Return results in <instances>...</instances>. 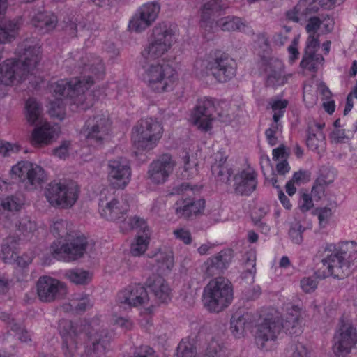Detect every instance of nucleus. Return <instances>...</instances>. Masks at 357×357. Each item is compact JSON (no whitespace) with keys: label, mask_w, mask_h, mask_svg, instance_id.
<instances>
[{"label":"nucleus","mask_w":357,"mask_h":357,"mask_svg":"<svg viewBox=\"0 0 357 357\" xmlns=\"http://www.w3.org/2000/svg\"><path fill=\"white\" fill-rule=\"evenodd\" d=\"M305 230L301 222L297 220H294L291 222L289 230V236L293 243L296 244H301L303 242V233Z\"/></svg>","instance_id":"obj_46"},{"label":"nucleus","mask_w":357,"mask_h":357,"mask_svg":"<svg viewBox=\"0 0 357 357\" xmlns=\"http://www.w3.org/2000/svg\"><path fill=\"white\" fill-rule=\"evenodd\" d=\"M51 232L54 236L65 237L68 234V222L61 219L54 221L51 227Z\"/></svg>","instance_id":"obj_53"},{"label":"nucleus","mask_w":357,"mask_h":357,"mask_svg":"<svg viewBox=\"0 0 357 357\" xmlns=\"http://www.w3.org/2000/svg\"><path fill=\"white\" fill-rule=\"evenodd\" d=\"M251 321L248 313L241 314V312L234 313L231 319L230 328L236 337H241L244 333L245 326Z\"/></svg>","instance_id":"obj_38"},{"label":"nucleus","mask_w":357,"mask_h":357,"mask_svg":"<svg viewBox=\"0 0 357 357\" xmlns=\"http://www.w3.org/2000/svg\"><path fill=\"white\" fill-rule=\"evenodd\" d=\"M324 61V57L319 54L304 53L302 60L300 63V66L302 68L315 72L317 70L319 66L321 65Z\"/></svg>","instance_id":"obj_39"},{"label":"nucleus","mask_w":357,"mask_h":357,"mask_svg":"<svg viewBox=\"0 0 357 357\" xmlns=\"http://www.w3.org/2000/svg\"><path fill=\"white\" fill-rule=\"evenodd\" d=\"M214 27L211 31V33H214L220 28L224 31H234L241 30L245 27V24L242 20L235 16H227L219 19L213 24Z\"/></svg>","instance_id":"obj_36"},{"label":"nucleus","mask_w":357,"mask_h":357,"mask_svg":"<svg viewBox=\"0 0 357 357\" xmlns=\"http://www.w3.org/2000/svg\"><path fill=\"white\" fill-rule=\"evenodd\" d=\"M32 24L43 32L53 30L57 24V17L47 12H39L32 18Z\"/></svg>","instance_id":"obj_35"},{"label":"nucleus","mask_w":357,"mask_h":357,"mask_svg":"<svg viewBox=\"0 0 357 357\" xmlns=\"http://www.w3.org/2000/svg\"><path fill=\"white\" fill-rule=\"evenodd\" d=\"M11 330L16 333L17 338L22 342L27 343L31 341V333L24 328L20 324H14L11 326Z\"/></svg>","instance_id":"obj_60"},{"label":"nucleus","mask_w":357,"mask_h":357,"mask_svg":"<svg viewBox=\"0 0 357 357\" xmlns=\"http://www.w3.org/2000/svg\"><path fill=\"white\" fill-rule=\"evenodd\" d=\"M92 306L93 303L89 296L86 295L78 300L77 303L75 305V310L77 313L81 314L92 307Z\"/></svg>","instance_id":"obj_64"},{"label":"nucleus","mask_w":357,"mask_h":357,"mask_svg":"<svg viewBox=\"0 0 357 357\" xmlns=\"http://www.w3.org/2000/svg\"><path fill=\"white\" fill-rule=\"evenodd\" d=\"M79 194L78 185L72 181H52L45 190V196L51 206L60 208H71Z\"/></svg>","instance_id":"obj_9"},{"label":"nucleus","mask_w":357,"mask_h":357,"mask_svg":"<svg viewBox=\"0 0 357 357\" xmlns=\"http://www.w3.org/2000/svg\"><path fill=\"white\" fill-rule=\"evenodd\" d=\"M175 42L174 33L166 23L155 26L148 43L141 51L143 61H158Z\"/></svg>","instance_id":"obj_7"},{"label":"nucleus","mask_w":357,"mask_h":357,"mask_svg":"<svg viewBox=\"0 0 357 357\" xmlns=\"http://www.w3.org/2000/svg\"><path fill=\"white\" fill-rule=\"evenodd\" d=\"M244 266V277H247L248 274L254 275L256 272V257L253 253H247Z\"/></svg>","instance_id":"obj_59"},{"label":"nucleus","mask_w":357,"mask_h":357,"mask_svg":"<svg viewBox=\"0 0 357 357\" xmlns=\"http://www.w3.org/2000/svg\"><path fill=\"white\" fill-rule=\"evenodd\" d=\"M109 337L106 331H101L91 337V344L86 349L88 357H105L106 349L109 344Z\"/></svg>","instance_id":"obj_30"},{"label":"nucleus","mask_w":357,"mask_h":357,"mask_svg":"<svg viewBox=\"0 0 357 357\" xmlns=\"http://www.w3.org/2000/svg\"><path fill=\"white\" fill-rule=\"evenodd\" d=\"M176 357H197L195 344L188 340H181L177 347Z\"/></svg>","instance_id":"obj_45"},{"label":"nucleus","mask_w":357,"mask_h":357,"mask_svg":"<svg viewBox=\"0 0 357 357\" xmlns=\"http://www.w3.org/2000/svg\"><path fill=\"white\" fill-rule=\"evenodd\" d=\"M319 34H309L304 53H317L319 48Z\"/></svg>","instance_id":"obj_58"},{"label":"nucleus","mask_w":357,"mask_h":357,"mask_svg":"<svg viewBox=\"0 0 357 357\" xmlns=\"http://www.w3.org/2000/svg\"><path fill=\"white\" fill-rule=\"evenodd\" d=\"M215 111L214 99L208 97L199 98L192 112L191 121L199 130L208 132L212 128Z\"/></svg>","instance_id":"obj_14"},{"label":"nucleus","mask_w":357,"mask_h":357,"mask_svg":"<svg viewBox=\"0 0 357 357\" xmlns=\"http://www.w3.org/2000/svg\"><path fill=\"white\" fill-rule=\"evenodd\" d=\"M105 73V67L102 59L90 55L88 63H84L82 76L70 80L61 79L52 85L53 91L59 98L67 97L73 100V104L78 108L86 110L93 103L86 102L87 97L85 91L94 83V78L101 79Z\"/></svg>","instance_id":"obj_1"},{"label":"nucleus","mask_w":357,"mask_h":357,"mask_svg":"<svg viewBox=\"0 0 357 357\" xmlns=\"http://www.w3.org/2000/svg\"><path fill=\"white\" fill-rule=\"evenodd\" d=\"M149 300L146 288L139 284H130L117 295V302L124 308L147 304Z\"/></svg>","instance_id":"obj_20"},{"label":"nucleus","mask_w":357,"mask_h":357,"mask_svg":"<svg viewBox=\"0 0 357 357\" xmlns=\"http://www.w3.org/2000/svg\"><path fill=\"white\" fill-rule=\"evenodd\" d=\"M87 244L84 236H77L66 243L61 244L59 241H54L50 247V251L54 258L70 261L84 255Z\"/></svg>","instance_id":"obj_11"},{"label":"nucleus","mask_w":357,"mask_h":357,"mask_svg":"<svg viewBox=\"0 0 357 357\" xmlns=\"http://www.w3.org/2000/svg\"><path fill=\"white\" fill-rule=\"evenodd\" d=\"M160 6L157 2H149L138 8L130 20L128 27L130 31L141 33L149 27L157 19Z\"/></svg>","instance_id":"obj_16"},{"label":"nucleus","mask_w":357,"mask_h":357,"mask_svg":"<svg viewBox=\"0 0 357 357\" xmlns=\"http://www.w3.org/2000/svg\"><path fill=\"white\" fill-rule=\"evenodd\" d=\"M16 243L15 237H8L4 240L2 245V253L5 259L14 257Z\"/></svg>","instance_id":"obj_54"},{"label":"nucleus","mask_w":357,"mask_h":357,"mask_svg":"<svg viewBox=\"0 0 357 357\" xmlns=\"http://www.w3.org/2000/svg\"><path fill=\"white\" fill-rule=\"evenodd\" d=\"M227 158L225 151L222 149L219 150L212 156L213 160L211 167L212 174L217 181L223 183H229L233 174L232 168L227 163Z\"/></svg>","instance_id":"obj_27"},{"label":"nucleus","mask_w":357,"mask_h":357,"mask_svg":"<svg viewBox=\"0 0 357 357\" xmlns=\"http://www.w3.org/2000/svg\"><path fill=\"white\" fill-rule=\"evenodd\" d=\"M307 24H306L305 29L309 34H317L316 32L320 28L322 22L327 19V14L319 13L316 15H311L307 18Z\"/></svg>","instance_id":"obj_44"},{"label":"nucleus","mask_w":357,"mask_h":357,"mask_svg":"<svg viewBox=\"0 0 357 357\" xmlns=\"http://www.w3.org/2000/svg\"><path fill=\"white\" fill-rule=\"evenodd\" d=\"M234 192L240 196H249L257 185V174L252 168L248 167L239 171L234 176Z\"/></svg>","instance_id":"obj_21"},{"label":"nucleus","mask_w":357,"mask_h":357,"mask_svg":"<svg viewBox=\"0 0 357 357\" xmlns=\"http://www.w3.org/2000/svg\"><path fill=\"white\" fill-rule=\"evenodd\" d=\"M155 298L160 303H167L170 300L171 289L165 279L158 275L149 277L146 282Z\"/></svg>","instance_id":"obj_31"},{"label":"nucleus","mask_w":357,"mask_h":357,"mask_svg":"<svg viewBox=\"0 0 357 357\" xmlns=\"http://www.w3.org/2000/svg\"><path fill=\"white\" fill-rule=\"evenodd\" d=\"M281 331V320L279 317H268L258 325L255 333L257 344L261 348L264 347L265 342L269 340H274Z\"/></svg>","instance_id":"obj_22"},{"label":"nucleus","mask_w":357,"mask_h":357,"mask_svg":"<svg viewBox=\"0 0 357 357\" xmlns=\"http://www.w3.org/2000/svg\"><path fill=\"white\" fill-rule=\"evenodd\" d=\"M149 244V233L137 234L135 242L131 245L130 252L135 257L143 255Z\"/></svg>","instance_id":"obj_40"},{"label":"nucleus","mask_w":357,"mask_h":357,"mask_svg":"<svg viewBox=\"0 0 357 357\" xmlns=\"http://www.w3.org/2000/svg\"><path fill=\"white\" fill-rule=\"evenodd\" d=\"M199 191L197 185H191L189 183H182L172 188L171 194L178 195H186L187 197H192L195 192Z\"/></svg>","instance_id":"obj_47"},{"label":"nucleus","mask_w":357,"mask_h":357,"mask_svg":"<svg viewBox=\"0 0 357 357\" xmlns=\"http://www.w3.org/2000/svg\"><path fill=\"white\" fill-rule=\"evenodd\" d=\"M108 181L114 189H123L131 180L132 170L130 161L118 156L108 161Z\"/></svg>","instance_id":"obj_13"},{"label":"nucleus","mask_w":357,"mask_h":357,"mask_svg":"<svg viewBox=\"0 0 357 357\" xmlns=\"http://www.w3.org/2000/svg\"><path fill=\"white\" fill-rule=\"evenodd\" d=\"M193 73L199 78L211 75L218 82L231 80L236 72L235 61L220 50L198 56L193 63Z\"/></svg>","instance_id":"obj_3"},{"label":"nucleus","mask_w":357,"mask_h":357,"mask_svg":"<svg viewBox=\"0 0 357 357\" xmlns=\"http://www.w3.org/2000/svg\"><path fill=\"white\" fill-rule=\"evenodd\" d=\"M66 276L73 283L84 284L91 279V274L82 269H72L66 272Z\"/></svg>","instance_id":"obj_43"},{"label":"nucleus","mask_w":357,"mask_h":357,"mask_svg":"<svg viewBox=\"0 0 357 357\" xmlns=\"http://www.w3.org/2000/svg\"><path fill=\"white\" fill-rule=\"evenodd\" d=\"M128 228L130 229H138V234H144L149 233V228L144 219L139 216L135 215L131 217L127 221Z\"/></svg>","instance_id":"obj_50"},{"label":"nucleus","mask_w":357,"mask_h":357,"mask_svg":"<svg viewBox=\"0 0 357 357\" xmlns=\"http://www.w3.org/2000/svg\"><path fill=\"white\" fill-rule=\"evenodd\" d=\"M316 213L318 215L319 225L321 227H325L329 222L333 215L332 210L328 207L317 208Z\"/></svg>","instance_id":"obj_61"},{"label":"nucleus","mask_w":357,"mask_h":357,"mask_svg":"<svg viewBox=\"0 0 357 357\" xmlns=\"http://www.w3.org/2000/svg\"><path fill=\"white\" fill-rule=\"evenodd\" d=\"M64 103L61 98H56L50 102L49 114L53 117L63 119L65 115Z\"/></svg>","instance_id":"obj_49"},{"label":"nucleus","mask_w":357,"mask_h":357,"mask_svg":"<svg viewBox=\"0 0 357 357\" xmlns=\"http://www.w3.org/2000/svg\"><path fill=\"white\" fill-rule=\"evenodd\" d=\"M290 335H296L301 332V312L298 307H292L289 309L283 321H281V328Z\"/></svg>","instance_id":"obj_33"},{"label":"nucleus","mask_w":357,"mask_h":357,"mask_svg":"<svg viewBox=\"0 0 357 357\" xmlns=\"http://www.w3.org/2000/svg\"><path fill=\"white\" fill-rule=\"evenodd\" d=\"M20 148L16 144H13L7 142L0 141V155L6 157L12 153H17Z\"/></svg>","instance_id":"obj_62"},{"label":"nucleus","mask_w":357,"mask_h":357,"mask_svg":"<svg viewBox=\"0 0 357 357\" xmlns=\"http://www.w3.org/2000/svg\"><path fill=\"white\" fill-rule=\"evenodd\" d=\"M63 339V349L66 357H73L78 343V333L70 320L63 319L59 324Z\"/></svg>","instance_id":"obj_26"},{"label":"nucleus","mask_w":357,"mask_h":357,"mask_svg":"<svg viewBox=\"0 0 357 357\" xmlns=\"http://www.w3.org/2000/svg\"><path fill=\"white\" fill-rule=\"evenodd\" d=\"M20 26V20L14 19L0 25V43L12 42L17 35Z\"/></svg>","instance_id":"obj_37"},{"label":"nucleus","mask_w":357,"mask_h":357,"mask_svg":"<svg viewBox=\"0 0 357 357\" xmlns=\"http://www.w3.org/2000/svg\"><path fill=\"white\" fill-rule=\"evenodd\" d=\"M326 182L324 178H318L312 188L311 196L315 199L319 200L324 195Z\"/></svg>","instance_id":"obj_56"},{"label":"nucleus","mask_w":357,"mask_h":357,"mask_svg":"<svg viewBox=\"0 0 357 357\" xmlns=\"http://www.w3.org/2000/svg\"><path fill=\"white\" fill-rule=\"evenodd\" d=\"M320 8L317 0H299L291 10L287 13V17L293 22H298L307 20L311 15L319 13Z\"/></svg>","instance_id":"obj_28"},{"label":"nucleus","mask_w":357,"mask_h":357,"mask_svg":"<svg viewBox=\"0 0 357 357\" xmlns=\"http://www.w3.org/2000/svg\"><path fill=\"white\" fill-rule=\"evenodd\" d=\"M205 206V200L192 197L181 198L174 204V208L178 218H191L201 214Z\"/></svg>","instance_id":"obj_24"},{"label":"nucleus","mask_w":357,"mask_h":357,"mask_svg":"<svg viewBox=\"0 0 357 357\" xmlns=\"http://www.w3.org/2000/svg\"><path fill=\"white\" fill-rule=\"evenodd\" d=\"M104 193L100 194L99 211L100 215L111 221L121 222L124 215L129 210V204L126 199L112 198L110 201L103 197Z\"/></svg>","instance_id":"obj_19"},{"label":"nucleus","mask_w":357,"mask_h":357,"mask_svg":"<svg viewBox=\"0 0 357 357\" xmlns=\"http://www.w3.org/2000/svg\"><path fill=\"white\" fill-rule=\"evenodd\" d=\"M357 344V328L350 320L342 317L333 337L332 349L336 357H347Z\"/></svg>","instance_id":"obj_10"},{"label":"nucleus","mask_w":357,"mask_h":357,"mask_svg":"<svg viewBox=\"0 0 357 357\" xmlns=\"http://www.w3.org/2000/svg\"><path fill=\"white\" fill-rule=\"evenodd\" d=\"M162 132V124L157 119L146 117L133 127L131 138L136 149L149 151L155 147Z\"/></svg>","instance_id":"obj_8"},{"label":"nucleus","mask_w":357,"mask_h":357,"mask_svg":"<svg viewBox=\"0 0 357 357\" xmlns=\"http://www.w3.org/2000/svg\"><path fill=\"white\" fill-rule=\"evenodd\" d=\"M202 300L210 312H220L227 308L233 300L231 283L226 278L218 277L204 287Z\"/></svg>","instance_id":"obj_6"},{"label":"nucleus","mask_w":357,"mask_h":357,"mask_svg":"<svg viewBox=\"0 0 357 357\" xmlns=\"http://www.w3.org/2000/svg\"><path fill=\"white\" fill-rule=\"evenodd\" d=\"M287 352L288 357H310L307 349L301 342H292Z\"/></svg>","instance_id":"obj_52"},{"label":"nucleus","mask_w":357,"mask_h":357,"mask_svg":"<svg viewBox=\"0 0 357 357\" xmlns=\"http://www.w3.org/2000/svg\"><path fill=\"white\" fill-rule=\"evenodd\" d=\"M357 253V243L351 242H342L338 245V249L335 253H331L322 259L323 266L327 271H319L317 273L319 278L333 276L335 278L342 279L349 274V260L352 259Z\"/></svg>","instance_id":"obj_5"},{"label":"nucleus","mask_w":357,"mask_h":357,"mask_svg":"<svg viewBox=\"0 0 357 357\" xmlns=\"http://www.w3.org/2000/svg\"><path fill=\"white\" fill-rule=\"evenodd\" d=\"M26 112L27 121L34 124L40 118L42 108L35 99L29 98L26 102Z\"/></svg>","instance_id":"obj_41"},{"label":"nucleus","mask_w":357,"mask_h":357,"mask_svg":"<svg viewBox=\"0 0 357 357\" xmlns=\"http://www.w3.org/2000/svg\"><path fill=\"white\" fill-rule=\"evenodd\" d=\"M141 66L142 81L151 91L161 93L172 90L178 76L172 66L160 61H143Z\"/></svg>","instance_id":"obj_4"},{"label":"nucleus","mask_w":357,"mask_h":357,"mask_svg":"<svg viewBox=\"0 0 357 357\" xmlns=\"http://www.w3.org/2000/svg\"><path fill=\"white\" fill-rule=\"evenodd\" d=\"M233 257L230 249H225L209 257L202 265V270L208 277L220 274L227 269Z\"/></svg>","instance_id":"obj_23"},{"label":"nucleus","mask_w":357,"mask_h":357,"mask_svg":"<svg viewBox=\"0 0 357 357\" xmlns=\"http://www.w3.org/2000/svg\"><path fill=\"white\" fill-rule=\"evenodd\" d=\"M204 357H226L225 351L216 340H212L207 345Z\"/></svg>","instance_id":"obj_48"},{"label":"nucleus","mask_w":357,"mask_h":357,"mask_svg":"<svg viewBox=\"0 0 357 357\" xmlns=\"http://www.w3.org/2000/svg\"><path fill=\"white\" fill-rule=\"evenodd\" d=\"M325 126L324 123H319L316 121L310 122L307 128V137L306 144L308 148L315 151L324 139V135L322 132L323 128Z\"/></svg>","instance_id":"obj_34"},{"label":"nucleus","mask_w":357,"mask_h":357,"mask_svg":"<svg viewBox=\"0 0 357 357\" xmlns=\"http://www.w3.org/2000/svg\"><path fill=\"white\" fill-rule=\"evenodd\" d=\"M17 229L20 231L22 232L25 236H29V234L33 233L36 229L35 222L31 221L28 218H23L19 221L17 225Z\"/></svg>","instance_id":"obj_55"},{"label":"nucleus","mask_w":357,"mask_h":357,"mask_svg":"<svg viewBox=\"0 0 357 357\" xmlns=\"http://www.w3.org/2000/svg\"><path fill=\"white\" fill-rule=\"evenodd\" d=\"M40 53L38 47L24 43L20 45L16 50L18 59H7L0 64V83L10 85L16 79L20 81L25 79L40 61Z\"/></svg>","instance_id":"obj_2"},{"label":"nucleus","mask_w":357,"mask_h":357,"mask_svg":"<svg viewBox=\"0 0 357 357\" xmlns=\"http://www.w3.org/2000/svg\"><path fill=\"white\" fill-rule=\"evenodd\" d=\"M59 135V128L49 123H44L36 128L31 135V142L34 146L50 144Z\"/></svg>","instance_id":"obj_32"},{"label":"nucleus","mask_w":357,"mask_h":357,"mask_svg":"<svg viewBox=\"0 0 357 357\" xmlns=\"http://www.w3.org/2000/svg\"><path fill=\"white\" fill-rule=\"evenodd\" d=\"M175 161L169 154H163L153 161L149 167L147 176L155 185L165 183L173 172Z\"/></svg>","instance_id":"obj_18"},{"label":"nucleus","mask_w":357,"mask_h":357,"mask_svg":"<svg viewBox=\"0 0 357 357\" xmlns=\"http://www.w3.org/2000/svg\"><path fill=\"white\" fill-rule=\"evenodd\" d=\"M11 174L25 183L26 188H36L46 180L44 169L36 164L28 161H21L14 165Z\"/></svg>","instance_id":"obj_12"},{"label":"nucleus","mask_w":357,"mask_h":357,"mask_svg":"<svg viewBox=\"0 0 357 357\" xmlns=\"http://www.w3.org/2000/svg\"><path fill=\"white\" fill-rule=\"evenodd\" d=\"M267 75L266 84L268 86L275 87L284 84L291 75H285L284 64L278 59H271L266 68Z\"/></svg>","instance_id":"obj_29"},{"label":"nucleus","mask_w":357,"mask_h":357,"mask_svg":"<svg viewBox=\"0 0 357 357\" xmlns=\"http://www.w3.org/2000/svg\"><path fill=\"white\" fill-rule=\"evenodd\" d=\"M271 105L273 112V121H279L280 118L284 116L286 108L288 105V101L287 100H273L272 102H271Z\"/></svg>","instance_id":"obj_51"},{"label":"nucleus","mask_w":357,"mask_h":357,"mask_svg":"<svg viewBox=\"0 0 357 357\" xmlns=\"http://www.w3.org/2000/svg\"><path fill=\"white\" fill-rule=\"evenodd\" d=\"M85 127L88 140L102 144L109 135L112 121L107 113H98L87 119Z\"/></svg>","instance_id":"obj_15"},{"label":"nucleus","mask_w":357,"mask_h":357,"mask_svg":"<svg viewBox=\"0 0 357 357\" xmlns=\"http://www.w3.org/2000/svg\"><path fill=\"white\" fill-rule=\"evenodd\" d=\"M158 269L162 272L169 271L174 266V258L172 252H160L155 255Z\"/></svg>","instance_id":"obj_42"},{"label":"nucleus","mask_w":357,"mask_h":357,"mask_svg":"<svg viewBox=\"0 0 357 357\" xmlns=\"http://www.w3.org/2000/svg\"><path fill=\"white\" fill-rule=\"evenodd\" d=\"M37 294L43 302H52L63 297L67 294L65 284L50 276H41L37 284Z\"/></svg>","instance_id":"obj_17"},{"label":"nucleus","mask_w":357,"mask_h":357,"mask_svg":"<svg viewBox=\"0 0 357 357\" xmlns=\"http://www.w3.org/2000/svg\"><path fill=\"white\" fill-rule=\"evenodd\" d=\"M298 204L302 212L308 211L314 206L312 197L307 192L301 193Z\"/></svg>","instance_id":"obj_63"},{"label":"nucleus","mask_w":357,"mask_h":357,"mask_svg":"<svg viewBox=\"0 0 357 357\" xmlns=\"http://www.w3.org/2000/svg\"><path fill=\"white\" fill-rule=\"evenodd\" d=\"M22 205V201L17 197L11 196L6 198L1 203V206L3 209L10 211H19Z\"/></svg>","instance_id":"obj_57"},{"label":"nucleus","mask_w":357,"mask_h":357,"mask_svg":"<svg viewBox=\"0 0 357 357\" xmlns=\"http://www.w3.org/2000/svg\"><path fill=\"white\" fill-rule=\"evenodd\" d=\"M226 8L223 0H209L204 3L202 9L200 26L204 30V35L211 33L216 21L213 17L218 15Z\"/></svg>","instance_id":"obj_25"}]
</instances>
